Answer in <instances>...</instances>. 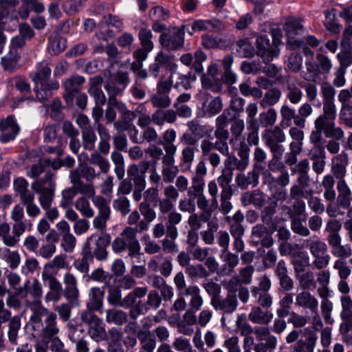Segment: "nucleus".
Segmentation results:
<instances>
[{
    "instance_id": "20",
    "label": "nucleus",
    "mask_w": 352,
    "mask_h": 352,
    "mask_svg": "<svg viewBox=\"0 0 352 352\" xmlns=\"http://www.w3.org/2000/svg\"><path fill=\"white\" fill-rule=\"evenodd\" d=\"M256 45L257 55L261 57L264 63L270 62L278 55V50L271 47L270 38L266 35L258 36Z\"/></svg>"
},
{
    "instance_id": "33",
    "label": "nucleus",
    "mask_w": 352,
    "mask_h": 352,
    "mask_svg": "<svg viewBox=\"0 0 352 352\" xmlns=\"http://www.w3.org/2000/svg\"><path fill=\"white\" fill-rule=\"evenodd\" d=\"M153 123L156 126H163L166 122L173 124L177 120L176 112L172 109H158L153 114Z\"/></svg>"
},
{
    "instance_id": "17",
    "label": "nucleus",
    "mask_w": 352,
    "mask_h": 352,
    "mask_svg": "<svg viewBox=\"0 0 352 352\" xmlns=\"http://www.w3.org/2000/svg\"><path fill=\"white\" fill-rule=\"evenodd\" d=\"M85 82V78L81 76H74L65 81L63 84L65 88L63 97L67 104H72L76 95L80 92L81 86Z\"/></svg>"
},
{
    "instance_id": "47",
    "label": "nucleus",
    "mask_w": 352,
    "mask_h": 352,
    "mask_svg": "<svg viewBox=\"0 0 352 352\" xmlns=\"http://www.w3.org/2000/svg\"><path fill=\"white\" fill-rule=\"evenodd\" d=\"M317 339V336L311 333L305 340H298L294 347V352H314Z\"/></svg>"
},
{
    "instance_id": "11",
    "label": "nucleus",
    "mask_w": 352,
    "mask_h": 352,
    "mask_svg": "<svg viewBox=\"0 0 352 352\" xmlns=\"http://www.w3.org/2000/svg\"><path fill=\"white\" fill-rule=\"evenodd\" d=\"M314 190H302L301 188L298 186H292L289 190L290 200H294L292 204L294 216L302 215L306 210V204L302 198H308L309 194H313Z\"/></svg>"
},
{
    "instance_id": "9",
    "label": "nucleus",
    "mask_w": 352,
    "mask_h": 352,
    "mask_svg": "<svg viewBox=\"0 0 352 352\" xmlns=\"http://www.w3.org/2000/svg\"><path fill=\"white\" fill-rule=\"evenodd\" d=\"M69 263L66 260V256L63 254L56 255L50 262L45 264L41 273L42 280H54L56 282L57 270L67 269Z\"/></svg>"
},
{
    "instance_id": "19",
    "label": "nucleus",
    "mask_w": 352,
    "mask_h": 352,
    "mask_svg": "<svg viewBox=\"0 0 352 352\" xmlns=\"http://www.w3.org/2000/svg\"><path fill=\"white\" fill-rule=\"evenodd\" d=\"M19 126L13 116H10L0 122V141L8 142L13 140L19 132Z\"/></svg>"
},
{
    "instance_id": "36",
    "label": "nucleus",
    "mask_w": 352,
    "mask_h": 352,
    "mask_svg": "<svg viewBox=\"0 0 352 352\" xmlns=\"http://www.w3.org/2000/svg\"><path fill=\"white\" fill-rule=\"evenodd\" d=\"M185 296H190L189 306L194 311L200 310L204 304V299L200 294V289L197 285H189L184 292Z\"/></svg>"
},
{
    "instance_id": "31",
    "label": "nucleus",
    "mask_w": 352,
    "mask_h": 352,
    "mask_svg": "<svg viewBox=\"0 0 352 352\" xmlns=\"http://www.w3.org/2000/svg\"><path fill=\"white\" fill-rule=\"evenodd\" d=\"M110 242V234L104 233L99 236L96 241L95 247H92L94 257L98 261L106 260L108 256V252L106 248L109 245Z\"/></svg>"
},
{
    "instance_id": "60",
    "label": "nucleus",
    "mask_w": 352,
    "mask_h": 352,
    "mask_svg": "<svg viewBox=\"0 0 352 352\" xmlns=\"http://www.w3.org/2000/svg\"><path fill=\"white\" fill-rule=\"evenodd\" d=\"M21 204L25 207L26 214L30 218L34 219L41 214V210L34 202V195L21 201Z\"/></svg>"
},
{
    "instance_id": "26",
    "label": "nucleus",
    "mask_w": 352,
    "mask_h": 352,
    "mask_svg": "<svg viewBox=\"0 0 352 352\" xmlns=\"http://www.w3.org/2000/svg\"><path fill=\"white\" fill-rule=\"evenodd\" d=\"M206 59V55L201 50H197L195 54L190 53L183 54L179 60L186 66H192L196 72L203 71L202 63Z\"/></svg>"
},
{
    "instance_id": "32",
    "label": "nucleus",
    "mask_w": 352,
    "mask_h": 352,
    "mask_svg": "<svg viewBox=\"0 0 352 352\" xmlns=\"http://www.w3.org/2000/svg\"><path fill=\"white\" fill-rule=\"evenodd\" d=\"M25 288L27 290L28 295H30L33 299L32 303L34 307V310L39 309L40 307H43L41 302V298L43 295V288L41 284L36 278L33 279L32 283L28 280L25 283Z\"/></svg>"
},
{
    "instance_id": "45",
    "label": "nucleus",
    "mask_w": 352,
    "mask_h": 352,
    "mask_svg": "<svg viewBox=\"0 0 352 352\" xmlns=\"http://www.w3.org/2000/svg\"><path fill=\"white\" fill-rule=\"evenodd\" d=\"M20 56L16 50H10L9 53L1 58V64L4 70L12 72L19 66Z\"/></svg>"
},
{
    "instance_id": "10",
    "label": "nucleus",
    "mask_w": 352,
    "mask_h": 352,
    "mask_svg": "<svg viewBox=\"0 0 352 352\" xmlns=\"http://www.w3.org/2000/svg\"><path fill=\"white\" fill-rule=\"evenodd\" d=\"M205 186H196L190 188V195H195V204L197 208L203 212V221L207 222L210 219L212 214L217 208H212V200L210 203L204 194Z\"/></svg>"
},
{
    "instance_id": "7",
    "label": "nucleus",
    "mask_w": 352,
    "mask_h": 352,
    "mask_svg": "<svg viewBox=\"0 0 352 352\" xmlns=\"http://www.w3.org/2000/svg\"><path fill=\"white\" fill-rule=\"evenodd\" d=\"M162 302V297L156 290L149 292L145 302L139 300L135 305L131 307L129 315L133 319H136L138 316L146 314L150 309H157Z\"/></svg>"
},
{
    "instance_id": "38",
    "label": "nucleus",
    "mask_w": 352,
    "mask_h": 352,
    "mask_svg": "<svg viewBox=\"0 0 352 352\" xmlns=\"http://www.w3.org/2000/svg\"><path fill=\"white\" fill-rule=\"evenodd\" d=\"M280 113L281 117L280 125L283 128L290 126L292 124V120L294 124L298 127V122H296L298 117L296 109L287 104H283L280 107Z\"/></svg>"
},
{
    "instance_id": "8",
    "label": "nucleus",
    "mask_w": 352,
    "mask_h": 352,
    "mask_svg": "<svg viewBox=\"0 0 352 352\" xmlns=\"http://www.w3.org/2000/svg\"><path fill=\"white\" fill-rule=\"evenodd\" d=\"M185 29L186 25H182L180 28H174L171 32L162 33L160 37L161 45L170 50L182 47L184 43Z\"/></svg>"
},
{
    "instance_id": "15",
    "label": "nucleus",
    "mask_w": 352,
    "mask_h": 352,
    "mask_svg": "<svg viewBox=\"0 0 352 352\" xmlns=\"http://www.w3.org/2000/svg\"><path fill=\"white\" fill-rule=\"evenodd\" d=\"M126 245L128 255L131 258H138L141 255L140 244L132 227H126L120 236Z\"/></svg>"
},
{
    "instance_id": "29",
    "label": "nucleus",
    "mask_w": 352,
    "mask_h": 352,
    "mask_svg": "<svg viewBox=\"0 0 352 352\" xmlns=\"http://www.w3.org/2000/svg\"><path fill=\"white\" fill-rule=\"evenodd\" d=\"M337 190V204L344 209L349 208L352 202V191L346 181H338Z\"/></svg>"
},
{
    "instance_id": "30",
    "label": "nucleus",
    "mask_w": 352,
    "mask_h": 352,
    "mask_svg": "<svg viewBox=\"0 0 352 352\" xmlns=\"http://www.w3.org/2000/svg\"><path fill=\"white\" fill-rule=\"evenodd\" d=\"M265 201V195L259 190L245 192L241 197L243 206L252 204L256 208H261L264 206Z\"/></svg>"
},
{
    "instance_id": "48",
    "label": "nucleus",
    "mask_w": 352,
    "mask_h": 352,
    "mask_svg": "<svg viewBox=\"0 0 352 352\" xmlns=\"http://www.w3.org/2000/svg\"><path fill=\"white\" fill-rule=\"evenodd\" d=\"M66 40L58 35L54 34L49 37L48 50L54 55L63 52L66 48Z\"/></svg>"
},
{
    "instance_id": "24",
    "label": "nucleus",
    "mask_w": 352,
    "mask_h": 352,
    "mask_svg": "<svg viewBox=\"0 0 352 352\" xmlns=\"http://www.w3.org/2000/svg\"><path fill=\"white\" fill-rule=\"evenodd\" d=\"M296 305L298 307L309 309L311 313L317 312L319 302L315 296L309 290H302L296 296Z\"/></svg>"
},
{
    "instance_id": "5",
    "label": "nucleus",
    "mask_w": 352,
    "mask_h": 352,
    "mask_svg": "<svg viewBox=\"0 0 352 352\" xmlns=\"http://www.w3.org/2000/svg\"><path fill=\"white\" fill-rule=\"evenodd\" d=\"M308 76H304L306 80L316 82L320 74H327L332 68L331 60L324 54H316V62L307 60L305 62Z\"/></svg>"
},
{
    "instance_id": "41",
    "label": "nucleus",
    "mask_w": 352,
    "mask_h": 352,
    "mask_svg": "<svg viewBox=\"0 0 352 352\" xmlns=\"http://www.w3.org/2000/svg\"><path fill=\"white\" fill-rule=\"evenodd\" d=\"M197 151L196 146H185L181 152L179 158V166L182 168L189 170L194 162L195 152Z\"/></svg>"
},
{
    "instance_id": "4",
    "label": "nucleus",
    "mask_w": 352,
    "mask_h": 352,
    "mask_svg": "<svg viewBox=\"0 0 352 352\" xmlns=\"http://www.w3.org/2000/svg\"><path fill=\"white\" fill-rule=\"evenodd\" d=\"M262 138L265 144L270 148L271 153L276 157L283 155L285 152V148L281 144L286 140V136L283 129L279 126L274 128L265 129Z\"/></svg>"
},
{
    "instance_id": "18",
    "label": "nucleus",
    "mask_w": 352,
    "mask_h": 352,
    "mask_svg": "<svg viewBox=\"0 0 352 352\" xmlns=\"http://www.w3.org/2000/svg\"><path fill=\"white\" fill-rule=\"evenodd\" d=\"M217 139L215 142H212L209 139H204L200 144L202 157L208 155L214 152V150L218 151L222 155L228 154V140L217 136H214Z\"/></svg>"
},
{
    "instance_id": "39",
    "label": "nucleus",
    "mask_w": 352,
    "mask_h": 352,
    "mask_svg": "<svg viewBox=\"0 0 352 352\" xmlns=\"http://www.w3.org/2000/svg\"><path fill=\"white\" fill-rule=\"evenodd\" d=\"M304 247L309 249L312 256L317 254H323L327 252V244L317 236L305 239Z\"/></svg>"
},
{
    "instance_id": "35",
    "label": "nucleus",
    "mask_w": 352,
    "mask_h": 352,
    "mask_svg": "<svg viewBox=\"0 0 352 352\" xmlns=\"http://www.w3.org/2000/svg\"><path fill=\"white\" fill-rule=\"evenodd\" d=\"M273 318V314L264 311L262 307L254 306L248 314V319L252 322L258 324H267Z\"/></svg>"
},
{
    "instance_id": "12",
    "label": "nucleus",
    "mask_w": 352,
    "mask_h": 352,
    "mask_svg": "<svg viewBox=\"0 0 352 352\" xmlns=\"http://www.w3.org/2000/svg\"><path fill=\"white\" fill-rule=\"evenodd\" d=\"M65 289H63L64 297L71 304H79V289L76 277L70 272H66L63 278Z\"/></svg>"
},
{
    "instance_id": "55",
    "label": "nucleus",
    "mask_w": 352,
    "mask_h": 352,
    "mask_svg": "<svg viewBox=\"0 0 352 352\" xmlns=\"http://www.w3.org/2000/svg\"><path fill=\"white\" fill-rule=\"evenodd\" d=\"M281 91L278 89H270L264 94L263 99L260 101V105L263 108L274 106L279 101Z\"/></svg>"
},
{
    "instance_id": "34",
    "label": "nucleus",
    "mask_w": 352,
    "mask_h": 352,
    "mask_svg": "<svg viewBox=\"0 0 352 352\" xmlns=\"http://www.w3.org/2000/svg\"><path fill=\"white\" fill-rule=\"evenodd\" d=\"M277 206L278 204L276 201H270L268 205L263 208L261 213L262 222L272 231H275L277 227L276 219L274 217Z\"/></svg>"
},
{
    "instance_id": "63",
    "label": "nucleus",
    "mask_w": 352,
    "mask_h": 352,
    "mask_svg": "<svg viewBox=\"0 0 352 352\" xmlns=\"http://www.w3.org/2000/svg\"><path fill=\"white\" fill-rule=\"evenodd\" d=\"M28 182L22 177L16 179L14 182V189L19 194L20 201H22L34 194L28 190Z\"/></svg>"
},
{
    "instance_id": "40",
    "label": "nucleus",
    "mask_w": 352,
    "mask_h": 352,
    "mask_svg": "<svg viewBox=\"0 0 352 352\" xmlns=\"http://www.w3.org/2000/svg\"><path fill=\"white\" fill-rule=\"evenodd\" d=\"M285 98L292 104L300 103L303 97L302 91L294 82H288L285 90Z\"/></svg>"
},
{
    "instance_id": "25",
    "label": "nucleus",
    "mask_w": 352,
    "mask_h": 352,
    "mask_svg": "<svg viewBox=\"0 0 352 352\" xmlns=\"http://www.w3.org/2000/svg\"><path fill=\"white\" fill-rule=\"evenodd\" d=\"M168 65L171 71L177 69V65L170 62V58L163 52H160L155 58L154 63L149 66V74L155 78L160 76L161 69L164 65Z\"/></svg>"
},
{
    "instance_id": "62",
    "label": "nucleus",
    "mask_w": 352,
    "mask_h": 352,
    "mask_svg": "<svg viewBox=\"0 0 352 352\" xmlns=\"http://www.w3.org/2000/svg\"><path fill=\"white\" fill-rule=\"evenodd\" d=\"M89 161L90 164L98 166L102 173H107L110 170L109 162L98 151L91 154Z\"/></svg>"
},
{
    "instance_id": "23",
    "label": "nucleus",
    "mask_w": 352,
    "mask_h": 352,
    "mask_svg": "<svg viewBox=\"0 0 352 352\" xmlns=\"http://www.w3.org/2000/svg\"><path fill=\"white\" fill-rule=\"evenodd\" d=\"M348 162V155L344 152H342L332 158L331 172L338 181H345Z\"/></svg>"
},
{
    "instance_id": "61",
    "label": "nucleus",
    "mask_w": 352,
    "mask_h": 352,
    "mask_svg": "<svg viewBox=\"0 0 352 352\" xmlns=\"http://www.w3.org/2000/svg\"><path fill=\"white\" fill-rule=\"evenodd\" d=\"M233 191L229 190H221L220 193V204L217 209L223 214H228L232 209V204L230 199L232 197Z\"/></svg>"
},
{
    "instance_id": "50",
    "label": "nucleus",
    "mask_w": 352,
    "mask_h": 352,
    "mask_svg": "<svg viewBox=\"0 0 352 352\" xmlns=\"http://www.w3.org/2000/svg\"><path fill=\"white\" fill-rule=\"evenodd\" d=\"M236 185L241 189H245L250 185L254 186L258 184V175L254 171L249 172L247 175L243 173H239L235 179Z\"/></svg>"
},
{
    "instance_id": "49",
    "label": "nucleus",
    "mask_w": 352,
    "mask_h": 352,
    "mask_svg": "<svg viewBox=\"0 0 352 352\" xmlns=\"http://www.w3.org/2000/svg\"><path fill=\"white\" fill-rule=\"evenodd\" d=\"M252 296L255 298L258 307L263 309H269L272 305V296L267 292H261L257 287L251 289Z\"/></svg>"
},
{
    "instance_id": "57",
    "label": "nucleus",
    "mask_w": 352,
    "mask_h": 352,
    "mask_svg": "<svg viewBox=\"0 0 352 352\" xmlns=\"http://www.w3.org/2000/svg\"><path fill=\"white\" fill-rule=\"evenodd\" d=\"M21 316H14L8 324V336L9 341L16 344L17 343L18 333L21 329Z\"/></svg>"
},
{
    "instance_id": "52",
    "label": "nucleus",
    "mask_w": 352,
    "mask_h": 352,
    "mask_svg": "<svg viewBox=\"0 0 352 352\" xmlns=\"http://www.w3.org/2000/svg\"><path fill=\"white\" fill-rule=\"evenodd\" d=\"M91 201L94 206L98 208V213L97 215L110 219L111 209L107 201L102 196L98 195L91 196Z\"/></svg>"
},
{
    "instance_id": "3",
    "label": "nucleus",
    "mask_w": 352,
    "mask_h": 352,
    "mask_svg": "<svg viewBox=\"0 0 352 352\" xmlns=\"http://www.w3.org/2000/svg\"><path fill=\"white\" fill-rule=\"evenodd\" d=\"M32 190L38 196V202L43 209L52 206L56 190V177L52 172H47L43 177L36 179L31 184Z\"/></svg>"
},
{
    "instance_id": "16",
    "label": "nucleus",
    "mask_w": 352,
    "mask_h": 352,
    "mask_svg": "<svg viewBox=\"0 0 352 352\" xmlns=\"http://www.w3.org/2000/svg\"><path fill=\"white\" fill-rule=\"evenodd\" d=\"M284 30L289 40L288 44L293 49L302 45L303 41L295 39L298 34H301L304 32L303 26L300 21L294 19L287 20L285 23Z\"/></svg>"
},
{
    "instance_id": "37",
    "label": "nucleus",
    "mask_w": 352,
    "mask_h": 352,
    "mask_svg": "<svg viewBox=\"0 0 352 352\" xmlns=\"http://www.w3.org/2000/svg\"><path fill=\"white\" fill-rule=\"evenodd\" d=\"M296 278L298 282V287L302 290H311L316 288L313 272L308 270L296 273Z\"/></svg>"
},
{
    "instance_id": "13",
    "label": "nucleus",
    "mask_w": 352,
    "mask_h": 352,
    "mask_svg": "<svg viewBox=\"0 0 352 352\" xmlns=\"http://www.w3.org/2000/svg\"><path fill=\"white\" fill-rule=\"evenodd\" d=\"M173 258L170 256H164L159 254L152 257L148 262V269L153 272H160L161 275L168 277L173 271Z\"/></svg>"
},
{
    "instance_id": "2",
    "label": "nucleus",
    "mask_w": 352,
    "mask_h": 352,
    "mask_svg": "<svg viewBox=\"0 0 352 352\" xmlns=\"http://www.w3.org/2000/svg\"><path fill=\"white\" fill-rule=\"evenodd\" d=\"M24 209L21 204L15 205L10 212V218L14 222L12 233L8 223L0 224V237L3 244L8 247H15L20 241V236L25 231H31L33 223L31 220L25 219Z\"/></svg>"
},
{
    "instance_id": "53",
    "label": "nucleus",
    "mask_w": 352,
    "mask_h": 352,
    "mask_svg": "<svg viewBox=\"0 0 352 352\" xmlns=\"http://www.w3.org/2000/svg\"><path fill=\"white\" fill-rule=\"evenodd\" d=\"M91 300L87 303V308L91 310H99L102 307L104 292L99 287H94L89 294Z\"/></svg>"
},
{
    "instance_id": "1",
    "label": "nucleus",
    "mask_w": 352,
    "mask_h": 352,
    "mask_svg": "<svg viewBox=\"0 0 352 352\" xmlns=\"http://www.w3.org/2000/svg\"><path fill=\"white\" fill-rule=\"evenodd\" d=\"M56 318V314L48 312L47 309L40 307L34 311L27 327L33 331L32 334L34 337H41V341L38 342L48 344L50 340L59 333Z\"/></svg>"
},
{
    "instance_id": "51",
    "label": "nucleus",
    "mask_w": 352,
    "mask_h": 352,
    "mask_svg": "<svg viewBox=\"0 0 352 352\" xmlns=\"http://www.w3.org/2000/svg\"><path fill=\"white\" fill-rule=\"evenodd\" d=\"M216 28L217 25L210 21L199 19L192 22L190 28L186 25L185 30L189 34L192 35L195 32L212 31Z\"/></svg>"
},
{
    "instance_id": "56",
    "label": "nucleus",
    "mask_w": 352,
    "mask_h": 352,
    "mask_svg": "<svg viewBox=\"0 0 352 352\" xmlns=\"http://www.w3.org/2000/svg\"><path fill=\"white\" fill-rule=\"evenodd\" d=\"M74 206L85 217L91 218L94 215V209L91 207L89 200L85 197H78L74 203Z\"/></svg>"
},
{
    "instance_id": "14",
    "label": "nucleus",
    "mask_w": 352,
    "mask_h": 352,
    "mask_svg": "<svg viewBox=\"0 0 352 352\" xmlns=\"http://www.w3.org/2000/svg\"><path fill=\"white\" fill-rule=\"evenodd\" d=\"M274 232L263 224H256L252 228L251 238L256 245L261 243L262 246L269 248L274 243L272 236Z\"/></svg>"
},
{
    "instance_id": "21",
    "label": "nucleus",
    "mask_w": 352,
    "mask_h": 352,
    "mask_svg": "<svg viewBox=\"0 0 352 352\" xmlns=\"http://www.w3.org/2000/svg\"><path fill=\"white\" fill-rule=\"evenodd\" d=\"M210 304L217 311L231 314L236 309L238 301L235 294H228L225 298L219 295L216 299H211Z\"/></svg>"
},
{
    "instance_id": "58",
    "label": "nucleus",
    "mask_w": 352,
    "mask_h": 352,
    "mask_svg": "<svg viewBox=\"0 0 352 352\" xmlns=\"http://www.w3.org/2000/svg\"><path fill=\"white\" fill-rule=\"evenodd\" d=\"M227 157L225 161V168L232 172L234 170H238L239 171L244 170L248 165L243 162V160L238 159L234 155L230 153V149L228 148V154L224 155Z\"/></svg>"
},
{
    "instance_id": "27",
    "label": "nucleus",
    "mask_w": 352,
    "mask_h": 352,
    "mask_svg": "<svg viewBox=\"0 0 352 352\" xmlns=\"http://www.w3.org/2000/svg\"><path fill=\"white\" fill-rule=\"evenodd\" d=\"M51 73L52 70L48 62L43 60L36 64L35 71L30 74V77L36 85L50 82Z\"/></svg>"
},
{
    "instance_id": "54",
    "label": "nucleus",
    "mask_w": 352,
    "mask_h": 352,
    "mask_svg": "<svg viewBox=\"0 0 352 352\" xmlns=\"http://www.w3.org/2000/svg\"><path fill=\"white\" fill-rule=\"evenodd\" d=\"M231 121L228 119L225 115L221 114L219 115L215 120V126L216 129L214 132V136L221 137L226 140H228L229 138V131L225 129Z\"/></svg>"
},
{
    "instance_id": "44",
    "label": "nucleus",
    "mask_w": 352,
    "mask_h": 352,
    "mask_svg": "<svg viewBox=\"0 0 352 352\" xmlns=\"http://www.w3.org/2000/svg\"><path fill=\"white\" fill-rule=\"evenodd\" d=\"M128 315L122 310L112 308L106 311V321L116 325H122L127 322Z\"/></svg>"
},
{
    "instance_id": "22",
    "label": "nucleus",
    "mask_w": 352,
    "mask_h": 352,
    "mask_svg": "<svg viewBox=\"0 0 352 352\" xmlns=\"http://www.w3.org/2000/svg\"><path fill=\"white\" fill-rule=\"evenodd\" d=\"M80 170L74 168L70 170L69 178L72 186L80 190V194L90 197L96 193L94 187L91 184H85L81 179Z\"/></svg>"
},
{
    "instance_id": "43",
    "label": "nucleus",
    "mask_w": 352,
    "mask_h": 352,
    "mask_svg": "<svg viewBox=\"0 0 352 352\" xmlns=\"http://www.w3.org/2000/svg\"><path fill=\"white\" fill-rule=\"evenodd\" d=\"M44 283L47 284L50 291L48 292L45 300L46 302H57L60 299L61 293L63 292L62 284L58 280L56 282L54 280H43Z\"/></svg>"
},
{
    "instance_id": "42",
    "label": "nucleus",
    "mask_w": 352,
    "mask_h": 352,
    "mask_svg": "<svg viewBox=\"0 0 352 352\" xmlns=\"http://www.w3.org/2000/svg\"><path fill=\"white\" fill-rule=\"evenodd\" d=\"M335 179L333 175L328 174L323 177L321 186L324 188V198L327 201L333 202L336 199V192L334 190Z\"/></svg>"
},
{
    "instance_id": "46",
    "label": "nucleus",
    "mask_w": 352,
    "mask_h": 352,
    "mask_svg": "<svg viewBox=\"0 0 352 352\" xmlns=\"http://www.w3.org/2000/svg\"><path fill=\"white\" fill-rule=\"evenodd\" d=\"M207 174V168L204 161H199L195 167L193 176L191 178V187L205 186V176Z\"/></svg>"
},
{
    "instance_id": "28",
    "label": "nucleus",
    "mask_w": 352,
    "mask_h": 352,
    "mask_svg": "<svg viewBox=\"0 0 352 352\" xmlns=\"http://www.w3.org/2000/svg\"><path fill=\"white\" fill-rule=\"evenodd\" d=\"M59 88L56 80H50V82L38 83L34 88L36 98L41 102H44L53 95V91Z\"/></svg>"
},
{
    "instance_id": "6",
    "label": "nucleus",
    "mask_w": 352,
    "mask_h": 352,
    "mask_svg": "<svg viewBox=\"0 0 352 352\" xmlns=\"http://www.w3.org/2000/svg\"><path fill=\"white\" fill-rule=\"evenodd\" d=\"M338 99L341 104L338 116L340 122L347 128H352V92L342 89Z\"/></svg>"
},
{
    "instance_id": "59",
    "label": "nucleus",
    "mask_w": 352,
    "mask_h": 352,
    "mask_svg": "<svg viewBox=\"0 0 352 352\" xmlns=\"http://www.w3.org/2000/svg\"><path fill=\"white\" fill-rule=\"evenodd\" d=\"M236 52L239 56L244 58H250L254 56V49L250 42L249 39H239L236 43Z\"/></svg>"
},
{
    "instance_id": "64",
    "label": "nucleus",
    "mask_w": 352,
    "mask_h": 352,
    "mask_svg": "<svg viewBox=\"0 0 352 352\" xmlns=\"http://www.w3.org/2000/svg\"><path fill=\"white\" fill-rule=\"evenodd\" d=\"M185 272L190 278H206L210 275V272L201 264L188 265L185 268Z\"/></svg>"
}]
</instances>
